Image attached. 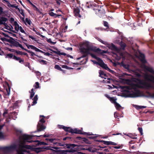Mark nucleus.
I'll use <instances>...</instances> for the list:
<instances>
[{"label": "nucleus", "mask_w": 154, "mask_h": 154, "mask_svg": "<svg viewBox=\"0 0 154 154\" xmlns=\"http://www.w3.org/2000/svg\"><path fill=\"white\" fill-rule=\"evenodd\" d=\"M44 54L45 55L48 56H50L51 55V56L52 55L49 52H44Z\"/></svg>", "instance_id": "53"}, {"label": "nucleus", "mask_w": 154, "mask_h": 154, "mask_svg": "<svg viewBox=\"0 0 154 154\" xmlns=\"http://www.w3.org/2000/svg\"><path fill=\"white\" fill-rule=\"evenodd\" d=\"M127 135V136L130 137L131 138H132L134 139H137V137H133L134 136L131 134H130V133L128 134Z\"/></svg>", "instance_id": "43"}, {"label": "nucleus", "mask_w": 154, "mask_h": 154, "mask_svg": "<svg viewBox=\"0 0 154 154\" xmlns=\"http://www.w3.org/2000/svg\"><path fill=\"white\" fill-rule=\"evenodd\" d=\"M98 63L99 64V66L109 71L113 74H114L115 73V72L113 70L110 69L108 67L107 65L105 64L101 59L99 61V63Z\"/></svg>", "instance_id": "7"}, {"label": "nucleus", "mask_w": 154, "mask_h": 154, "mask_svg": "<svg viewBox=\"0 0 154 154\" xmlns=\"http://www.w3.org/2000/svg\"><path fill=\"white\" fill-rule=\"evenodd\" d=\"M50 135L48 134H45L43 135H40L39 136H36L38 137H40L42 136H43V137H49Z\"/></svg>", "instance_id": "51"}, {"label": "nucleus", "mask_w": 154, "mask_h": 154, "mask_svg": "<svg viewBox=\"0 0 154 154\" xmlns=\"http://www.w3.org/2000/svg\"><path fill=\"white\" fill-rule=\"evenodd\" d=\"M33 87H35V89L38 88H39V84L38 82H36L35 84L34 85Z\"/></svg>", "instance_id": "41"}, {"label": "nucleus", "mask_w": 154, "mask_h": 154, "mask_svg": "<svg viewBox=\"0 0 154 154\" xmlns=\"http://www.w3.org/2000/svg\"><path fill=\"white\" fill-rule=\"evenodd\" d=\"M59 145L60 146H65L64 147L68 149L67 150H62L63 154H67V152L73 153L76 152L75 147L78 146L77 145L74 144L69 143L64 145V143H59Z\"/></svg>", "instance_id": "4"}, {"label": "nucleus", "mask_w": 154, "mask_h": 154, "mask_svg": "<svg viewBox=\"0 0 154 154\" xmlns=\"http://www.w3.org/2000/svg\"><path fill=\"white\" fill-rule=\"evenodd\" d=\"M145 68L147 71L154 74V70L152 68L148 67L147 66H145Z\"/></svg>", "instance_id": "27"}, {"label": "nucleus", "mask_w": 154, "mask_h": 154, "mask_svg": "<svg viewBox=\"0 0 154 154\" xmlns=\"http://www.w3.org/2000/svg\"><path fill=\"white\" fill-rule=\"evenodd\" d=\"M80 10L79 8H77L74 9V13L75 16L79 17H81V16L79 14Z\"/></svg>", "instance_id": "17"}, {"label": "nucleus", "mask_w": 154, "mask_h": 154, "mask_svg": "<svg viewBox=\"0 0 154 154\" xmlns=\"http://www.w3.org/2000/svg\"><path fill=\"white\" fill-rule=\"evenodd\" d=\"M25 21L29 25H30L31 24V21L30 20H29L28 18H26Z\"/></svg>", "instance_id": "46"}, {"label": "nucleus", "mask_w": 154, "mask_h": 154, "mask_svg": "<svg viewBox=\"0 0 154 154\" xmlns=\"http://www.w3.org/2000/svg\"><path fill=\"white\" fill-rule=\"evenodd\" d=\"M122 146H123L122 145H118L117 146H111V147L108 146V148L104 149V151H106V152L109 151L112 148H115V149H121V148H122Z\"/></svg>", "instance_id": "13"}, {"label": "nucleus", "mask_w": 154, "mask_h": 154, "mask_svg": "<svg viewBox=\"0 0 154 154\" xmlns=\"http://www.w3.org/2000/svg\"><path fill=\"white\" fill-rule=\"evenodd\" d=\"M31 56H32V57H33V56H34V55H35V56H37V57H40V58H42V56H40V57H39V56H38L37 55L35 54V53H34V52H31Z\"/></svg>", "instance_id": "54"}, {"label": "nucleus", "mask_w": 154, "mask_h": 154, "mask_svg": "<svg viewBox=\"0 0 154 154\" xmlns=\"http://www.w3.org/2000/svg\"><path fill=\"white\" fill-rule=\"evenodd\" d=\"M140 57L141 61L143 63H145L146 61L145 59V56L144 54L142 53L140 54Z\"/></svg>", "instance_id": "24"}, {"label": "nucleus", "mask_w": 154, "mask_h": 154, "mask_svg": "<svg viewBox=\"0 0 154 154\" xmlns=\"http://www.w3.org/2000/svg\"><path fill=\"white\" fill-rule=\"evenodd\" d=\"M29 92L30 93V99H32L33 97L34 96L35 93L34 92V89L32 88L31 91H29Z\"/></svg>", "instance_id": "34"}, {"label": "nucleus", "mask_w": 154, "mask_h": 154, "mask_svg": "<svg viewBox=\"0 0 154 154\" xmlns=\"http://www.w3.org/2000/svg\"><path fill=\"white\" fill-rule=\"evenodd\" d=\"M119 45L120 46L122 49L123 50H124L125 49V48L126 46L125 43L123 42L122 41H121V42H120Z\"/></svg>", "instance_id": "30"}, {"label": "nucleus", "mask_w": 154, "mask_h": 154, "mask_svg": "<svg viewBox=\"0 0 154 154\" xmlns=\"http://www.w3.org/2000/svg\"><path fill=\"white\" fill-rule=\"evenodd\" d=\"M135 92H131L128 90H125L123 93V96L125 97H135L141 96V93L139 90H135Z\"/></svg>", "instance_id": "5"}, {"label": "nucleus", "mask_w": 154, "mask_h": 154, "mask_svg": "<svg viewBox=\"0 0 154 154\" xmlns=\"http://www.w3.org/2000/svg\"><path fill=\"white\" fill-rule=\"evenodd\" d=\"M55 69H58L59 70L62 71L63 70L61 69L60 67L58 65H56L54 66Z\"/></svg>", "instance_id": "40"}, {"label": "nucleus", "mask_w": 154, "mask_h": 154, "mask_svg": "<svg viewBox=\"0 0 154 154\" xmlns=\"http://www.w3.org/2000/svg\"><path fill=\"white\" fill-rule=\"evenodd\" d=\"M29 37L30 38H31L32 39L34 40L35 42H37V40L36 39V38H35L34 37H33V36L29 35Z\"/></svg>", "instance_id": "56"}, {"label": "nucleus", "mask_w": 154, "mask_h": 154, "mask_svg": "<svg viewBox=\"0 0 154 154\" xmlns=\"http://www.w3.org/2000/svg\"><path fill=\"white\" fill-rule=\"evenodd\" d=\"M26 45L28 49L30 48L32 49L35 50L36 51L42 52V51L41 50L39 49L32 45Z\"/></svg>", "instance_id": "19"}, {"label": "nucleus", "mask_w": 154, "mask_h": 154, "mask_svg": "<svg viewBox=\"0 0 154 154\" xmlns=\"http://www.w3.org/2000/svg\"><path fill=\"white\" fill-rule=\"evenodd\" d=\"M60 2H63L61 1L60 0H56V3L58 5H60Z\"/></svg>", "instance_id": "59"}, {"label": "nucleus", "mask_w": 154, "mask_h": 154, "mask_svg": "<svg viewBox=\"0 0 154 154\" xmlns=\"http://www.w3.org/2000/svg\"><path fill=\"white\" fill-rule=\"evenodd\" d=\"M105 96L110 101V102L114 104L117 102L116 101L117 100L115 97H111L107 94H105Z\"/></svg>", "instance_id": "15"}, {"label": "nucleus", "mask_w": 154, "mask_h": 154, "mask_svg": "<svg viewBox=\"0 0 154 154\" xmlns=\"http://www.w3.org/2000/svg\"><path fill=\"white\" fill-rule=\"evenodd\" d=\"M18 27V29H17V30H12L13 29V26L10 25V31L12 32H13L15 33H17L19 30H20V32H21L25 34H26V33L24 31V30L23 29L22 27L21 26H19V25Z\"/></svg>", "instance_id": "10"}, {"label": "nucleus", "mask_w": 154, "mask_h": 154, "mask_svg": "<svg viewBox=\"0 0 154 154\" xmlns=\"http://www.w3.org/2000/svg\"><path fill=\"white\" fill-rule=\"evenodd\" d=\"M97 137L96 136H91L88 137V138L90 139H92L93 140H95L96 139Z\"/></svg>", "instance_id": "60"}, {"label": "nucleus", "mask_w": 154, "mask_h": 154, "mask_svg": "<svg viewBox=\"0 0 154 154\" xmlns=\"http://www.w3.org/2000/svg\"><path fill=\"white\" fill-rule=\"evenodd\" d=\"M15 21L13 17L10 18V23Z\"/></svg>", "instance_id": "63"}, {"label": "nucleus", "mask_w": 154, "mask_h": 154, "mask_svg": "<svg viewBox=\"0 0 154 154\" xmlns=\"http://www.w3.org/2000/svg\"><path fill=\"white\" fill-rule=\"evenodd\" d=\"M76 138L77 139H79V140H82L85 142L87 139L85 137H76Z\"/></svg>", "instance_id": "42"}, {"label": "nucleus", "mask_w": 154, "mask_h": 154, "mask_svg": "<svg viewBox=\"0 0 154 154\" xmlns=\"http://www.w3.org/2000/svg\"><path fill=\"white\" fill-rule=\"evenodd\" d=\"M66 128H67L66 129H64V131L66 132L71 133L72 134L74 133L78 134L79 133L78 131L79 130L77 129V128L73 129L70 127H66Z\"/></svg>", "instance_id": "9"}, {"label": "nucleus", "mask_w": 154, "mask_h": 154, "mask_svg": "<svg viewBox=\"0 0 154 154\" xmlns=\"http://www.w3.org/2000/svg\"><path fill=\"white\" fill-rule=\"evenodd\" d=\"M12 25V26L13 27L14 26V27L15 30H17V29H18V27L19 25L17 23V22L15 21L14 22H12V23H11Z\"/></svg>", "instance_id": "29"}, {"label": "nucleus", "mask_w": 154, "mask_h": 154, "mask_svg": "<svg viewBox=\"0 0 154 154\" xmlns=\"http://www.w3.org/2000/svg\"><path fill=\"white\" fill-rule=\"evenodd\" d=\"M49 15L54 18H56L57 17H59L60 16H62L61 15L57 14H56L52 12H50L49 13Z\"/></svg>", "instance_id": "26"}, {"label": "nucleus", "mask_w": 154, "mask_h": 154, "mask_svg": "<svg viewBox=\"0 0 154 154\" xmlns=\"http://www.w3.org/2000/svg\"><path fill=\"white\" fill-rule=\"evenodd\" d=\"M103 6L101 5H99L95 3H94L92 9L95 12V13H96V12H97V11H98V10H99L100 8H101Z\"/></svg>", "instance_id": "18"}, {"label": "nucleus", "mask_w": 154, "mask_h": 154, "mask_svg": "<svg viewBox=\"0 0 154 154\" xmlns=\"http://www.w3.org/2000/svg\"><path fill=\"white\" fill-rule=\"evenodd\" d=\"M47 42H48V43H51V44H54V43L52 41H51V38H49L47 40Z\"/></svg>", "instance_id": "55"}, {"label": "nucleus", "mask_w": 154, "mask_h": 154, "mask_svg": "<svg viewBox=\"0 0 154 154\" xmlns=\"http://www.w3.org/2000/svg\"><path fill=\"white\" fill-rule=\"evenodd\" d=\"M45 117L43 115L40 116V120L37 125V131L40 132L43 131L46 128V126L44 125L45 122L44 118Z\"/></svg>", "instance_id": "6"}, {"label": "nucleus", "mask_w": 154, "mask_h": 154, "mask_svg": "<svg viewBox=\"0 0 154 154\" xmlns=\"http://www.w3.org/2000/svg\"><path fill=\"white\" fill-rule=\"evenodd\" d=\"M146 93L148 94L149 97L154 98V93L151 94L148 91L146 92Z\"/></svg>", "instance_id": "44"}, {"label": "nucleus", "mask_w": 154, "mask_h": 154, "mask_svg": "<svg viewBox=\"0 0 154 154\" xmlns=\"http://www.w3.org/2000/svg\"><path fill=\"white\" fill-rule=\"evenodd\" d=\"M138 130L140 132V133L141 134V135H142L143 134L142 128L141 127H139L138 128Z\"/></svg>", "instance_id": "48"}, {"label": "nucleus", "mask_w": 154, "mask_h": 154, "mask_svg": "<svg viewBox=\"0 0 154 154\" xmlns=\"http://www.w3.org/2000/svg\"><path fill=\"white\" fill-rule=\"evenodd\" d=\"M39 144L40 145H45L47 144L44 142H40L39 141Z\"/></svg>", "instance_id": "57"}, {"label": "nucleus", "mask_w": 154, "mask_h": 154, "mask_svg": "<svg viewBox=\"0 0 154 154\" xmlns=\"http://www.w3.org/2000/svg\"><path fill=\"white\" fill-rule=\"evenodd\" d=\"M33 100V101L32 102L33 104L32 105V106L34 105L37 103V101L38 100V95H36L34 97Z\"/></svg>", "instance_id": "31"}, {"label": "nucleus", "mask_w": 154, "mask_h": 154, "mask_svg": "<svg viewBox=\"0 0 154 154\" xmlns=\"http://www.w3.org/2000/svg\"><path fill=\"white\" fill-rule=\"evenodd\" d=\"M5 37L2 38L5 44L9 45L10 43V38L8 35H5Z\"/></svg>", "instance_id": "20"}, {"label": "nucleus", "mask_w": 154, "mask_h": 154, "mask_svg": "<svg viewBox=\"0 0 154 154\" xmlns=\"http://www.w3.org/2000/svg\"><path fill=\"white\" fill-rule=\"evenodd\" d=\"M71 137H65L63 139V140H71Z\"/></svg>", "instance_id": "47"}, {"label": "nucleus", "mask_w": 154, "mask_h": 154, "mask_svg": "<svg viewBox=\"0 0 154 154\" xmlns=\"http://www.w3.org/2000/svg\"><path fill=\"white\" fill-rule=\"evenodd\" d=\"M97 11L96 14L100 17H102L106 16L105 11L102 7H100L99 10H98V11Z\"/></svg>", "instance_id": "8"}, {"label": "nucleus", "mask_w": 154, "mask_h": 154, "mask_svg": "<svg viewBox=\"0 0 154 154\" xmlns=\"http://www.w3.org/2000/svg\"><path fill=\"white\" fill-rule=\"evenodd\" d=\"M108 47L109 49H111L112 51H119L118 48L112 43L108 44Z\"/></svg>", "instance_id": "14"}, {"label": "nucleus", "mask_w": 154, "mask_h": 154, "mask_svg": "<svg viewBox=\"0 0 154 154\" xmlns=\"http://www.w3.org/2000/svg\"><path fill=\"white\" fill-rule=\"evenodd\" d=\"M80 50L81 54H83V56H82L83 57H86L89 54L93 58L96 60H97L99 61L101 59L100 58L97 57L95 54L90 52V51L98 52L100 50L99 48L96 49L94 47L90 45L87 48L85 47H82V48H80Z\"/></svg>", "instance_id": "2"}, {"label": "nucleus", "mask_w": 154, "mask_h": 154, "mask_svg": "<svg viewBox=\"0 0 154 154\" xmlns=\"http://www.w3.org/2000/svg\"><path fill=\"white\" fill-rule=\"evenodd\" d=\"M21 14L23 17H24V13L23 10V9L20 10V12Z\"/></svg>", "instance_id": "58"}, {"label": "nucleus", "mask_w": 154, "mask_h": 154, "mask_svg": "<svg viewBox=\"0 0 154 154\" xmlns=\"http://www.w3.org/2000/svg\"><path fill=\"white\" fill-rule=\"evenodd\" d=\"M10 58H12L14 60L18 61L21 63H24V60L22 59L20 57H17L15 55H13L12 54H10Z\"/></svg>", "instance_id": "12"}, {"label": "nucleus", "mask_w": 154, "mask_h": 154, "mask_svg": "<svg viewBox=\"0 0 154 154\" xmlns=\"http://www.w3.org/2000/svg\"><path fill=\"white\" fill-rule=\"evenodd\" d=\"M114 116L115 118L119 119L118 118L119 116L117 112H115L114 113Z\"/></svg>", "instance_id": "62"}, {"label": "nucleus", "mask_w": 154, "mask_h": 154, "mask_svg": "<svg viewBox=\"0 0 154 154\" xmlns=\"http://www.w3.org/2000/svg\"><path fill=\"white\" fill-rule=\"evenodd\" d=\"M4 138V136L2 132H0V140Z\"/></svg>", "instance_id": "50"}, {"label": "nucleus", "mask_w": 154, "mask_h": 154, "mask_svg": "<svg viewBox=\"0 0 154 154\" xmlns=\"http://www.w3.org/2000/svg\"><path fill=\"white\" fill-rule=\"evenodd\" d=\"M103 24L104 26L106 27L107 29H109V26L108 23L107 22L105 21H103Z\"/></svg>", "instance_id": "36"}, {"label": "nucleus", "mask_w": 154, "mask_h": 154, "mask_svg": "<svg viewBox=\"0 0 154 154\" xmlns=\"http://www.w3.org/2000/svg\"><path fill=\"white\" fill-rule=\"evenodd\" d=\"M58 127L60 129H63V130H64L65 129H66L67 128H66V127L64 126L63 125H58Z\"/></svg>", "instance_id": "45"}, {"label": "nucleus", "mask_w": 154, "mask_h": 154, "mask_svg": "<svg viewBox=\"0 0 154 154\" xmlns=\"http://www.w3.org/2000/svg\"><path fill=\"white\" fill-rule=\"evenodd\" d=\"M19 101V100L17 101L15 103H14L12 106V108L13 109H16L18 107V104Z\"/></svg>", "instance_id": "32"}, {"label": "nucleus", "mask_w": 154, "mask_h": 154, "mask_svg": "<svg viewBox=\"0 0 154 154\" xmlns=\"http://www.w3.org/2000/svg\"><path fill=\"white\" fill-rule=\"evenodd\" d=\"M99 146L100 148H106V146H105L103 144H101V145H100Z\"/></svg>", "instance_id": "64"}, {"label": "nucleus", "mask_w": 154, "mask_h": 154, "mask_svg": "<svg viewBox=\"0 0 154 154\" xmlns=\"http://www.w3.org/2000/svg\"><path fill=\"white\" fill-rule=\"evenodd\" d=\"M146 106H137L136 105V108L137 109H142L143 108H146Z\"/></svg>", "instance_id": "39"}, {"label": "nucleus", "mask_w": 154, "mask_h": 154, "mask_svg": "<svg viewBox=\"0 0 154 154\" xmlns=\"http://www.w3.org/2000/svg\"><path fill=\"white\" fill-rule=\"evenodd\" d=\"M44 148L46 150H53L50 148V147H44Z\"/></svg>", "instance_id": "61"}, {"label": "nucleus", "mask_w": 154, "mask_h": 154, "mask_svg": "<svg viewBox=\"0 0 154 154\" xmlns=\"http://www.w3.org/2000/svg\"><path fill=\"white\" fill-rule=\"evenodd\" d=\"M79 133L78 134H83V135H93V134H92V133L91 134L90 133H87V132H82V131L81 130H79Z\"/></svg>", "instance_id": "28"}, {"label": "nucleus", "mask_w": 154, "mask_h": 154, "mask_svg": "<svg viewBox=\"0 0 154 154\" xmlns=\"http://www.w3.org/2000/svg\"><path fill=\"white\" fill-rule=\"evenodd\" d=\"M99 76L101 77L102 78H104V79H106V78H104L102 75H103V74H104V72L103 71H102L101 70H100L99 71Z\"/></svg>", "instance_id": "37"}, {"label": "nucleus", "mask_w": 154, "mask_h": 154, "mask_svg": "<svg viewBox=\"0 0 154 154\" xmlns=\"http://www.w3.org/2000/svg\"><path fill=\"white\" fill-rule=\"evenodd\" d=\"M10 51H13L14 52H15L17 54H19L20 55H22L23 54L24 55H26L27 57H28V55L27 53H25V52H22L19 51H17L15 50L10 49Z\"/></svg>", "instance_id": "16"}, {"label": "nucleus", "mask_w": 154, "mask_h": 154, "mask_svg": "<svg viewBox=\"0 0 154 154\" xmlns=\"http://www.w3.org/2000/svg\"><path fill=\"white\" fill-rule=\"evenodd\" d=\"M90 45L89 44V43L88 42H83L80 46V48H81L82 47H85V48H87Z\"/></svg>", "instance_id": "25"}, {"label": "nucleus", "mask_w": 154, "mask_h": 154, "mask_svg": "<svg viewBox=\"0 0 154 154\" xmlns=\"http://www.w3.org/2000/svg\"><path fill=\"white\" fill-rule=\"evenodd\" d=\"M117 110H119V109L121 107V106L118 103L116 102L114 104Z\"/></svg>", "instance_id": "38"}, {"label": "nucleus", "mask_w": 154, "mask_h": 154, "mask_svg": "<svg viewBox=\"0 0 154 154\" xmlns=\"http://www.w3.org/2000/svg\"><path fill=\"white\" fill-rule=\"evenodd\" d=\"M32 138V137L29 135L23 134L19 137V140L17 145H14L13 147L17 148V154H24L25 152H28L27 149H30V146L25 144L26 142L31 143L32 141H28Z\"/></svg>", "instance_id": "1"}, {"label": "nucleus", "mask_w": 154, "mask_h": 154, "mask_svg": "<svg viewBox=\"0 0 154 154\" xmlns=\"http://www.w3.org/2000/svg\"><path fill=\"white\" fill-rule=\"evenodd\" d=\"M13 38L10 37V44L13 45L14 46L17 47H18L19 42L15 41H13Z\"/></svg>", "instance_id": "21"}, {"label": "nucleus", "mask_w": 154, "mask_h": 154, "mask_svg": "<svg viewBox=\"0 0 154 154\" xmlns=\"http://www.w3.org/2000/svg\"><path fill=\"white\" fill-rule=\"evenodd\" d=\"M17 113L16 112H10V119H12L14 120H15L17 118Z\"/></svg>", "instance_id": "23"}, {"label": "nucleus", "mask_w": 154, "mask_h": 154, "mask_svg": "<svg viewBox=\"0 0 154 154\" xmlns=\"http://www.w3.org/2000/svg\"><path fill=\"white\" fill-rule=\"evenodd\" d=\"M96 141L99 142L103 143L104 144L107 145H112L115 146L117 145V143L113 142H112V141H106L102 140H96Z\"/></svg>", "instance_id": "11"}, {"label": "nucleus", "mask_w": 154, "mask_h": 154, "mask_svg": "<svg viewBox=\"0 0 154 154\" xmlns=\"http://www.w3.org/2000/svg\"><path fill=\"white\" fill-rule=\"evenodd\" d=\"M7 19L5 17H2L0 18V24L4 23L7 21Z\"/></svg>", "instance_id": "35"}, {"label": "nucleus", "mask_w": 154, "mask_h": 154, "mask_svg": "<svg viewBox=\"0 0 154 154\" xmlns=\"http://www.w3.org/2000/svg\"><path fill=\"white\" fill-rule=\"evenodd\" d=\"M37 61L42 64L46 65L47 64V62L43 60L38 59L37 60Z\"/></svg>", "instance_id": "33"}, {"label": "nucleus", "mask_w": 154, "mask_h": 154, "mask_svg": "<svg viewBox=\"0 0 154 154\" xmlns=\"http://www.w3.org/2000/svg\"><path fill=\"white\" fill-rule=\"evenodd\" d=\"M98 40L100 42H101L102 43L104 44H105V45H106V44H107V42H104L102 40H101V39H100V38H99L98 39Z\"/></svg>", "instance_id": "52"}, {"label": "nucleus", "mask_w": 154, "mask_h": 154, "mask_svg": "<svg viewBox=\"0 0 154 154\" xmlns=\"http://www.w3.org/2000/svg\"><path fill=\"white\" fill-rule=\"evenodd\" d=\"M94 3L91 2H87L85 5V7L88 8H92Z\"/></svg>", "instance_id": "22"}, {"label": "nucleus", "mask_w": 154, "mask_h": 154, "mask_svg": "<svg viewBox=\"0 0 154 154\" xmlns=\"http://www.w3.org/2000/svg\"><path fill=\"white\" fill-rule=\"evenodd\" d=\"M2 2L5 3L8 6H9V3L8 1L6 0H2Z\"/></svg>", "instance_id": "49"}, {"label": "nucleus", "mask_w": 154, "mask_h": 154, "mask_svg": "<svg viewBox=\"0 0 154 154\" xmlns=\"http://www.w3.org/2000/svg\"><path fill=\"white\" fill-rule=\"evenodd\" d=\"M144 77L146 80L154 83V76L152 75L146 74L144 75ZM138 80L139 84L142 85L140 88L146 89H149V88L154 89V86L152 85L150 83L140 79H139Z\"/></svg>", "instance_id": "3"}]
</instances>
